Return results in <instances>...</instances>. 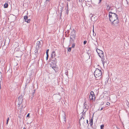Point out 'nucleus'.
<instances>
[{
	"label": "nucleus",
	"mask_w": 129,
	"mask_h": 129,
	"mask_svg": "<svg viewBox=\"0 0 129 129\" xmlns=\"http://www.w3.org/2000/svg\"><path fill=\"white\" fill-rule=\"evenodd\" d=\"M102 72L101 70L98 68H96L94 72V75L96 78V79L98 80L101 79L102 75Z\"/></svg>",
	"instance_id": "nucleus-1"
},
{
	"label": "nucleus",
	"mask_w": 129,
	"mask_h": 129,
	"mask_svg": "<svg viewBox=\"0 0 129 129\" xmlns=\"http://www.w3.org/2000/svg\"><path fill=\"white\" fill-rule=\"evenodd\" d=\"M109 17L110 21L115 20V19L118 18L117 15L116 14L110 12H109Z\"/></svg>",
	"instance_id": "nucleus-2"
},
{
	"label": "nucleus",
	"mask_w": 129,
	"mask_h": 129,
	"mask_svg": "<svg viewBox=\"0 0 129 129\" xmlns=\"http://www.w3.org/2000/svg\"><path fill=\"white\" fill-rule=\"evenodd\" d=\"M110 21L111 24L115 26H117V24L119 23V21L118 18L115 19V20H113Z\"/></svg>",
	"instance_id": "nucleus-3"
},
{
	"label": "nucleus",
	"mask_w": 129,
	"mask_h": 129,
	"mask_svg": "<svg viewBox=\"0 0 129 129\" xmlns=\"http://www.w3.org/2000/svg\"><path fill=\"white\" fill-rule=\"evenodd\" d=\"M84 118L82 116L81 117L80 119L79 120V124L80 125L81 123L83 125H84L86 122V120H84Z\"/></svg>",
	"instance_id": "nucleus-4"
},
{
	"label": "nucleus",
	"mask_w": 129,
	"mask_h": 129,
	"mask_svg": "<svg viewBox=\"0 0 129 129\" xmlns=\"http://www.w3.org/2000/svg\"><path fill=\"white\" fill-rule=\"evenodd\" d=\"M75 36L76 31L75 30L73 29L71 33L70 37H72L73 38L74 40L75 38Z\"/></svg>",
	"instance_id": "nucleus-5"
},
{
	"label": "nucleus",
	"mask_w": 129,
	"mask_h": 129,
	"mask_svg": "<svg viewBox=\"0 0 129 129\" xmlns=\"http://www.w3.org/2000/svg\"><path fill=\"white\" fill-rule=\"evenodd\" d=\"M50 62H51L52 63V64H53V65L56 66L57 62V61L56 58H55L54 59H50Z\"/></svg>",
	"instance_id": "nucleus-6"
},
{
	"label": "nucleus",
	"mask_w": 129,
	"mask_h": 129,
	"mask_svg": "<svg viewBox=\"0 0 129 129\" xmlns=\"http://www.w3.org/2000/svg\"><path fill=\"white\" fill-rule=\"evenodd\" d=\"M24 19L25 20V21L28 23H29L31 20L30 19H28V17L26 15L24 16Z\"/></svg>",
	"instance_id": "nucleus-7"
},
{
	"label": "nucleus",
	"mask_w": 129,
	"mask_h": 129,
	"mask_svg": "<svg viewBox=\"0 0 129 129\" xmlns=\"http://www.w3.org/2000/svg\"><path fill=\"white\" fill-rule=\"evenodd\" d=\"M18 101L19 102H20L19 104H22L23 103L22 102L23 99V96L22 95H21L19 96L18 98Z\"/></svg>",
	"instance_id": "nucleus-8"
},
{
	"label": "nucleus",
	"mask_w": 129,
	"mask_h": 129,
	"mask_svg": "<svg viewBox=\"0 0 129 129\" xmlns=\"http://www.w3.org/2000/svg\"><path fill=\"white\" fill-rule=\"evenodd\" d=\"M41 42L40 41H38L36 43V48H38V49H39L40 47H41Z\"/></svg>",
	"instance_id": "nucleus-9"
},
{
	"label": "nucleus",
	"mask_w": 129,
	"mask_h": 129,
	"mask_svg": "<svg viewBox=\"0 0 129 129\" xmlns=\"http://www.w3.org/2000/svg\"><path fill=\"white\" fill-rule=\"evenodd\" d=\"M22 55V52L21 51H19L17 53V55L16 57H21Z\"/></svg>",
	"instance_id": "nucleus-10"
},
{
	"label": "nucleus",
	"mask_w": 129,
	"mask_h": 129,
	"mask_svg": "<svg viewBox=\"0 0 129 129\" xmlns=\"http://www.w3.org/2000/svg\"><path fill=\"white\" fill-rule=\"evenodd\" d=\"M99 57L102 58V60H104V52L103 53H101L99 55Z\"/></svg>",
	"instance_id": "nucleus-11"
},
{
	"label": "nucleus",
	"mask_w": 129,
	"mask_h": 129,
	"mask_svg": "<svg viewBox=\"0 0 129 129\" xmlns=\"http://www.w3.org/2000/svg\"><path fill=\"white\" fill-rule=\"evenodd\" d=\"M96 51L98 53V55L101 53H103V52L102 50H99L98 49H97L96 50Z\"/></svg>",
	"instance_id": "nucleus-12"
},
{
	"label": "nucleus",
	"mask_w": 129,
	"mask_h": 129,
	"mask_svg": "<svg viewBox=\"0 0 129 129\" xmlns=\"http://www.w3.org/2000/svg\"><path fill=\"white\" fill-rule=\"evenodd\" d=\"M84 109H85L86 110V111H87L89 108V107L88 106H87V105L85 104V102L84 103Z\"/></svg>",
	"instance_id": "nucleus-13"
},
{
	"label": "nucleus",
	"mask_w": 129,
	"mask_h": 129,
	"mask_svg": "<svg viewBox=\"0 0 129 129\" xmlns=\"http://www.w3.org/2000/svg\"><path fill=\"white\" fill-rule=\"evenodd\" d=\"M106 6H107V9L108 10V11L110 10L111 7V6H109L108 4H107V3L106 4Z\"/></svg>",
	"instance_id": "nucleus-14"
},
{
	"label": "nucleus",
	"mask_w": 129,
	"mask_h": 129,
	"mask_svg": "<svg viewBox=\"0 0 129 129\" xmlns=\"http://www.w3.org/2000/svg\"><path fill=\"white\" fill-rule=\"evenodd\" d=\"M93 119L92 118L91 119L90 121V124L91 126H92L93 124Z\"/></svg>",
	"instance_id": "nucleus-15"
},
{
	"label": "nucleus",
	"mask_w": 129,
	"mask_h": 129,
	"mask_svg": "<svg viewBox=\"0 0 129 129\" xmlns=\"http://www.w3.org/2000/svg\"><path fill=\"white\" fill-rule=\"evenodd\" d=\"M8 4L7 3H6L4 5V8H6L8 7Z\"/></svg>",
	"instance_id": "nucleus-16"
},
{
	"label": "nucleus",
	"mask_w": 129,
	"mask_h": 129,
	"mask_svg": "<svg viewBox=\"0 0 129 129\" xmlns=\"http://www.w3.org/2000/svg\"><path fill=\"white\" fill-rule=\"evenodd\" d=\"M50 0H46V1L44 3V5L45 6L48 3V2H49Z\"/></svg>",
	"instance_id": "nucleus-17"
},
{
	"label": "nucleus",
	"mask_w": 129,
	"mask_h": 129,
	"mask_svg": "<svg viewBox=\"0 0 129 129\" xmlns=\"http://www.w3.org/2000/svg\"><path fill=\"white\" fill-rule=\"evenodd\" d=\"M89 97L90 100H93V98H92V95H89Z\"/></svg>",
	"instance_id": "nucleus-18"
},
{
	"label": "nucleus",
	"mask_w": 129,
	"mask_h": 129,
	"mask_svg": "<svg viewBox=\"0 0 129 129\" xmlns=\"http://www.w3.org/2000/svg\"><path fill=\"white\" fill-rule=\"evenodd\" d=\"M52 55L54 57H55L56 56L55 53V51L53 52L52 53Z\"/></svg>",
	"instance_id": "nucleus-19"
},
{
	"label": "nucleus",
	"mask_w": 129,
	"mask_h": 129,
	"mask_svg": "<svg viewBox=\"0 0 129 129\" xmlns=\"http://www.w3.org/2000/svg\"><path fill=\"white\" fill-rule=\"evenodd\" d=\"M94 95V94L93 92V91H91L90 93V95Z\"/></svg>",
	"instance_id": "nucleus-20"
},
{
	"label": "nucleus",
	"mask_w": 129,
	"mask_h": 129,
	"mask_svg": "<svg viewBox=\"0 0 129 129\" xmlns=\"http://www.w3.org/2000/svg\"><path fill=\"white\" fill-rule=\"evenodd\" d=\"M9 117H8L7 120V121H6V124L7 125L8 123V122L9 121Z\"/></svg>",
	"instance_id": "nucleus-21"
},
{
	"label": "nucleus",
	"mask_w": 129,
	"mask_h": 129,
	"mask_svg": "<svg viewBox=\"0 0 129 129\" xmlns=\"http://www.w3.org/2000/svg\"><path fill=\"white\" fill-rule=\"evenodd\" d=\"M65 74L67 76H68V70L66 71Z\"/></svg>",
	"instance_id": "nucleus-22"
},
{
	"label": "nucleus",
	"mask_w": 129,
	"mask_h": 129,
	"mask_svg": "<svg viewBox=\"0 0 129 129\" xmlns=\"http://www.w3.org/2000/svg\"><path fill=\"white\" fill-rule=\"evenodd\" d=\"M53 66H52V68L53 69H57V68L56 67V65L55 66L54 65H53Z\"/></svg>",
	"instance_id": "nucleus-23"
},
{
	"label": "nucleus",
	"mask_w": 129,
	"mask_h": 129,
	"mask_svg": "<svg viewBox=\"0 0 129 129\" xmlns=\"http://www.w3.org/2000/svg\"><path fill=\"white\" fill-rule=\"evenodd\" d=\"M66 14L68 15V14L69 10H68V9H66Z\"/></svg>",
	"instance_id": "nucleus-24"
},
{
	"label": "nucleus",
	"mask_w": 129,
	"mask_h": 129,
	"mask_svg": "<svg viewBox=\"0 0 129 129\" xmlns=\"http://www.w3.org/2000/svg\"><path fill=\"white\" fill-rule=\"evenodd\" d=\"M72 47H69L68 48V51L69 52H70L71 51Z\"/></svg>",
	"instance_id": "nucleus-25"
},
{
	"label": "nucleus",
	"mask_w": 129,
	"mask_h": 129,
	"mask_svg": "<svg viewBox=\"0 0 129 129\" xmlns=\"http://www.w3.org/2000/svg\"><path fill=\"white\" fill-rule=\"evenodd\" d=\"M67 6L65 8V9H68V3L67 2Z\"/></svg>",
	"instance_id": "nucleus-26"
},
{
	"label": "nucleus",
	"mask_w": 129,
	"mask_h": 129,
	"mask_svg": "<svg viewBox=\"0 0 129 129\" xmlns=\"http://www.w3.org/2000/svg\"><path fill=\"white\" fill-rule=\"evenodd\" d=\"M75 46V43H73L72 48H74Z\"/></svg>",
	"instance_id": "nucleus-27"
},
{
	"label": "nucleus",
	"mask_w": 129,
	"mask_h": 129,
	"mask_svg": "<svg viewBox=\"0 0 129 129\" xmlns=\"http://www.w3.org/2000/svg\"><path fill=\"white\" fill-rule=\"evenodd\" d=\"M104 125H102L101 126V129H103L104 127Z\"/></svg>",
	"instance_id": "nucleus-28"
},
{
	"label": "nucleus",
	"mask_w": 129,
	"mask_h": 129,
	"mask_svg": "<svg viewBox=\"0 0 129 129\" xmlns=\"http://www.w3.org/2000/svg\"><path fill=\"white\" fill-rule=\"evenodd\" d=\"M38 48H36V50H35V53H38Z\"/></svg>",
	"instance_id": "nucleus-29"
},
{
	"label": "nucleus",
	"mask_w": 129,
	"mask_h": 129,
	"mask_svg": "<svg viewBox=\"0 0 129 129\" xmlns=\"http://www.w3.org/2000/svg\"><path fill=\"white\" fill-rule=\"evenodd\" d=\"M54 57L52 55V54H51L50 59H54V58H53Z\"/></svg>",
	"instance_id": "nucleus-30"
},
{
	"label": "nucleus",
	"mask_w": 129,
	"mask_h": 129,
	"mask_svg": "<svg viewBox=\"0 0 129 129\" xmlns=\"http://www.w3.org/2000/svg\"><path fill=\"white\" fill-rule=\"evenodd\" d=\"M87 41L86 40H85L83 42V44L84 45H85L87 43Z\"/></svg>",
	"instance_id": "nucleus-31"
},
{
	"label": "nucleus",
	"mask_w": 129,
	"mask_h": 129,
	"mask_svg": "<svg viewBox=\"0 0 129 129\" xmlns=\"http://www.w3.org/2000/svg\"><path fill=\"white\" fill-rule=\"evenodd\" d=\"M63 8H62V9H61V13H60V16H61V15H62V10H63Z\"/></svg>",
	"instance_id": "nucleus-32"
},
{
	"label": "nucleus",
	"mask_w": 129,
	"mask_h": 129,
	"mask_svg": "<svg viewBox=\"0 0 129 129\" xmlns=\"http://www.w3.org/2000/svg\"><path fill=\"white\" fill-rule=\"evenodd\" d=\"M49 49H48L47 50H46V54H48V52H49Z\"/></svg>",
	"instance_id": "nucleus-33"
},
{
	"label": "nucleus",
	"mask_w": 129,
	"mask_h": 129,
	"mask_svg": "<svg viewBox=\"0 0 129 129\" xmlns=\"http://www.w3.org/2000/svg\"><path fill=\"white\" fill-rule=\"evenodd\" d=\"M103 107H102L101 109H100V108H99V109H98V110H102L103 109Z\"/></svg>",
	"instance_id": "nucleus-34"
},
{
	"label": "nucleus",
	"mask_w": 129,
	"mask_h": 129,
	"mask_svg": "<svg viewBox=\"0 0 129 129\" xmlns=\"http://www.w3.org/2000/svg\"><path fill=\"white\" fill-rule=\"evenodd\" d=\"M34 92H33V93H32V94L33 95H34L35 93V90H34Z\"/></svg>",
	"instance_id": "nucleus-35"
},
{
	"label": "nucleus",
	"mask_w": 129,
	"mask_h": 129,
	"mask_svg": "<svg viewBox=\"0 0 129 129\" xmlns=\"http://www.w3.org/2000/svg\"><path fill=\"white\" fill-rule=\"evenodd\" d=\"M107 105H110V103L108 102H107Z\"/></svg>",
	"instance_id": "nucleus-36"
},
{
	"label": "nucleus",
	"mask_w": 129,
	"mask_h": 129,
	"mask_svg": "<svg viewBox=\"0 0 129 129\" xmlns=\"http://www.w3.org/2000/svg\"><path fill=\"white\" fill-rule=\"evenodd\" d=\"M92 98H94V99H95V95H92Z\"/></svg>",
	"instance_id": "nucleus-37"
},
{
	"label": "nucleus",
	"mask_w": 129,
	"mask_h": 129,
	"mask_svg": "<svg viewBox=\"0 0 129 129\" xmlns=\"http://www.w3.org/2000/svg\"><path fill=\"white\" fill-rule=\"evenodd\" d=\"M29 114H30L29 113L28 114H27V117H29Z\"/></svg>",
	"instance_id": "nucleus-38"
},
{
	"label": "nucleus",
	"mask_w": 129,
	"mask_h": 129,
	"mask_svg": "<svg viewBox=\"0 0 129 129\" xmlns=\"http://www.w3.org/2000/svg\"><path fill=\"white\" fill-rule=\"evenodd\" d=\"M19 103H20V102H19V103L18 104V107H19L20 106V105L21 104H19Z\"/></svg>",
	"instance_id": "nucleus-39"
},
{
	"label": "nucleus",
	"mask_w": 129,
	"mask_h": 129,
	"mask_svg": "<svg viewBox=\"0 0 129 129\" xmlns=\"http://www.w3.org/2000/svg\"><path fill=\"white\" fill-rule=\"evenodd\" d=\"M63 118L64 119V120L65 121V122H66V117H64Z\"/></svg>",
	"instance_id": "nucleus-40"
},
{
	"label": "nucleus",
	"mask_w": 129,
	"mask_h": 129,
	"mask_svg": "<svg viewBox=\"0 0 129 129\" xmlns=\"http://www.w3.org/2000/svg\"><path fill=\"white\" fill-rule=\"evenodd\" d=\"M87 111H86L85 112L83 113L82 114L85 115V112Z\"/></svg>",
	"instance_id": "nucleus-41"
},
{
	"label": "nucleus",
	"mask_w": 129,
	"mask_h": 129,
	"mask_svg": "<svg viewBox=\"0 0 129 129\" xmlns=\"http://www.w3.org/2000/svg\"><path fill=\"white\" fill-rule=\"evenodd\" d=\"M46 57H49V54H46Z\"/></svg>",
	"instance_id": "nucleus-42"
},
{
	"label": "nucleus",
	"mask_w": 129,
	"mask_h": 129,
	"mask_svg": "<svg viewBox=\"0 0 129 129\" xmlns=\"http://www.w3.org/2000/svg\"><path fill=\"white\" fill-rule=\"evenodd\" d=\"M53 69L55 70V72H56L57 71V69H56H56H55V68L54 69Z\"/></svg>",
	"instance_id": "nucleus-43"
},
{
	"label": "nucleus",
	"mask_w": 129,
	"mask_h": 129,
	"mask_svg": "<svg viewBox=\"0 0 129 129\" xmlns=\"http://www.w3.org/2000/svg\"><path fill=\"white\" fill-rule=\"evenodd\" d=\"M83 1V0H79V2H82Z\"/></svg>",
	"instance_id": "nucleus-44"
},
{
	"label": "nucleus",
	"mask_w": 129,
	"mask_h": 129,
	"mask_svg": "<svg viewBox=\"0 0 129 129\" xmlns=\"http://www.w3.org/2000/svg\"><path fill=\"white\" fill-rule=\"evenodd\" d=\"M102 1V0H99V3H100Z\"/></svg>",
	"instance_id": "nucleus-45"
},
{
	"label": "nucleus",
	"mask_w": 129,
	"mask_h": 129,
	"mask_svg": "<svg viewBox=\"0 0 129 129\" xmlns=\"http://www.w3.org/2000/svg\"><path fill=\"white\" fill-rule=\"evenodd\" d=\"M73 38H72V37H70V39H71V40H73Z\"/></svg>",
	"instance_id": "nucleus-46"
},
{
	"label": "nucleus",
	"mask_w": 129,
	"mask_h": 129,
	"mask_svg": "<svg viewBox=\"0 0 129 129\" xmlns=\"http://www.w3.org/2000/svg\"><path fill=\"white\" fill-rule=\"evenodd\" d=\"M46 60H47L48 59V57H46Z\"/></svg>",
	"instance_id": "nucleus-47"
},
{
	"label": "nucleus",
	"mask_w": 129,
	"mask_h": 129,
	"mask_svg": "<svg viewBox=\"0 0 129 129\" xmlns=\"http://www.w3.org/2000/svg\"><path fill=\"white\" fill-rule=\"evenodd\" d=\"M104 104V102H102L101 103V104H102V105H103Z\"/></svg>",
	"instance_id": "nucleus-48"
},
{
	"label": "nucleus",
	"mask_w": 129,
	"mask_h": 129,
	"mask_svg": "<svg viewBox=\"0 0 129 129\" xmlns=\"http://www.w3.org/2000/svg\"><path fill=\"white\" fill-rule=\"evenodd\" d=\"M86 122H87V123L88 124V121L87 120H86Z\"/></svg>",
	"instance_id": "nucleus-49"
},
{
	"label": "nucleus",
	"mask_w": 129,
	"mask_h": 129,
	"mask_svg": "<svg viewBox=\"0 0 129 129\" xmlns=\"http://www.w3.org/2000/svg\"><path fill=\"white\" fill-rule=\"evenodd\" d=\"M23 107V105H22V106H21V108H22Z\"/></svg>",
	"instance_id": "nucleus-50"
},
{
	"label": "nucleus",
	"mask_w": 129,
	"mask_h": 129,
	"mask_svg": "<svg viewBox=\"0 0 129 129\" xmlns=\"http://www.w3.org/2000/svg\"><path fill=\"white\" fill-rule=\"evenodd\" d=\"M67 0L68 1H71V0Z\"/></svg>",
	"instance_id": "nucleus-51"
},
{
	"label": "nucleus",
	"mask_w": 129,
	"mask_h": 129,
	"mask_svg": "<svg viewBox=\"0 0 129 129\" xmlns=\"http://www.w3.org/2000/svg\"><path fill=\"white\" fill-rule=\"evenodd\" d=\"M23 129H26V128L25 127H24Z\"/></svg>",
	"instance_id": "nucleus-52"
},
{
	"label": "nucleus",
	"mask_w": 129,
	"mask_h": 129,
	"mask_svg": "<svg viewBox=\"0 0 129 129\" xmlns=\"http://www.w3.org/2000/svg\"><path fill=\"white\" fill-rule=\"evenodd\" d=\"M84 110H83V112H82V113H83L84 112Z\"/></svg>",
	"instance_id": "nucleus-53"
},
{
	"label": "nucleus",
	"mask_w": 129,
	"mask_h": 129,
	"mask_svg": "<svg viewBox=\"0 0 129 129\" xmlns=\"http://www.w3.org/2000/svg\"><path fill=\"white\" fill-rule=\"evenodd\" d=\"M5 45V43H4V45Z\"/></svg>",
	"instance_id": "nucleus-54"
},
{
	"label": "nucleus",
	"mask_w": 129,
	"mask_h": 129,
	"mask_svg": "<svg viewBox=\"0 0 129 129\" xmlns=\"http://www.w3.org/2000/svg\"><path fill=\"white\" fill-rule=\"evenodd\" d=\"M127 4H128V2L127 3Z\"/></svg>",
	"instance_id": "nucleus-55"
},
{
	"label": "nucleus",
	"mask_w": 129,
	"mask_h": 129,
	"mask_svg": "<svg viewBox=\"0 0 129 129\" xmlns=\"http://www.w3.org/2000/svg\"><path fill=\"white\" fill-rule=\"evenodd\" d=\"M92 15H91V17H92Z\"/></svg>",
	"instance_id": "nucleus-56"
},
{
	"label": "nucleus",
	"mask_w": 129,
	"mask_h": 129,
	"mask_svg": "<svg viewBox=\"0 0 129 129\" xmlns=\"http://www.w3.org/2000/svg\"><path fill=\"white\" fill-rule=\"evenodd\" d=\"M91 1V0H90Z\"/></svg>",
	"instance_id": "nucleus-57"
}]
</instances>
